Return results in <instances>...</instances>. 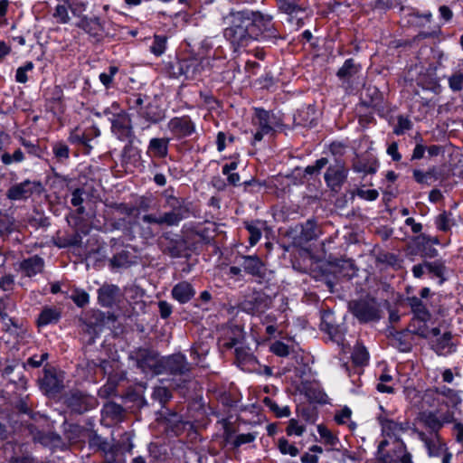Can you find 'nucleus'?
Returning <instances> with one entry per match:
<instances>
[{"mask_svg":"<svg viewBox=\"0 0 463 463\" xmlns=\"http://www.w3.org/2000/svg\"><path fill=\"white\" fill-rule=\"evenodd\" d=\"M163 196L165 199V207L169 210L159 215L155 213L144 214L142 216L144 222L171 227L177 226L183 220L189 217V203L184 199L175 196L173 188L165 190Z\"/></svg>","mask_w":463,"mask_h":463,"instance_id":"f257e3e1","label":"nucleus"},{"mask_svg":"<svg viewBox=\"0 0 463 463\" xmlns=\"http://www.w3.org/2000/svg\"><path fill=\"white\" fill-rule=\"evenodd\" d=\"M249 14L245 9L231 11L229 14L230 26L224 30V37L234 46L242 47L249 44L253 39L252 33L248 24Z\"/></svg>","mask_w":463,"mask_h":463,"instance_id":"f03ea898","label":"nucleus"},{"mask_svg":"<svg viewBox=\"0 0 463 463\" xmlns=\"http://www.w3.org/2000/svg\"><path fill=\"white\" fill-rule=\"evenodd\" d=\"M249 14L248 24H250L252 37L263 36L267 39H277L279 37V32L273 23V15L261 11H253L245 9Z\"/></svg>","mask_w":463,"mask_h":463,"instance_id":"7ed1b4c3","label":"nucleus"},{"mask_svg":"<svg viewBox=\"0 0 463 463\" xmlns=\"http://www.w3.org/2000/svg\"><path fill=\"white\" fill-rule=\"evenodd\" d=\"M348 308L361 323L378 321L381 318L380 304L373 298L352 300L348 304Z\"/></svg>","mask_w":463,"mask_h":463,"instance_id":"20e7f679","label":"nucleus"},{"mask_svg":"<svg viewBox=\"0 0 463 463\" xmlns=\"http://www.w3.org/2000/svg\"><path fill=\"white\" fill-rule=\"evenodd\" d=\"M413 432L417 434L419 439L423 442L430 458L441 457L442 463H450L452 454L449 451L446 443L441 439L439 433L424 432L414 428Z\"/></svg>","mask_w":463,"mask_h":463,"instance_id":"39448f33","label":"nucleus"},{"mask_svg":"<svg viewBox=\"0 0 463 463\" xmlns=\"http://www.w3.org/2000/svg\"><path fill=\"white\" fill-rule=\"evenodd\" d=\"M128 358L133 361L143 373L162 374L160 368L161 358L158 353L148 348H137L132 350Z\"/></svg>","mask_w":463,"mask_h":463,"instance_id":"423d86ee","label":"nucleus"},{"mask_svg":"<svg viewBox=\"0 0 463 463\" xmlns=\"http://www.w3.org/2000/svg\"><path fill=\"white\" fill-rule=\"evenodd\" d=\"M419 420L430 430L429 432L439 433L445 424L454 422L455 415L452 410L441 411L439 409H437L435 411H424L420 412Z\"/></svg>","mask_w":463,"mask_h":463,"instance_id":"0eeeda50","label":"nucleus"},{"mask_svg":"<svg viewBox=\"0 0 463 463\" xmlns=\"http://www.w3.org/2000/svg\"><path fill=\"white\" fill-rule=\"evenodd\" d=\"M272 306V298L262 291H254L241 303V309L250 315H260Z\"/></svg>","mask_w":463,"mask_h":463,"instance_id":"6e6552de","label":"nucleus"},{"mask_svg":"<svg viewBox=\"0 0 463 463\" xmlns=\"http://www.w3.org/2000/svg\"><path fill=\"white\" fill-rule=\"evenodd\" d=\"M159 370H162V373L184 375L191 371V364L184 354H175L161 358Z\"/></svg>","mask_w":463,"mask_h":463,"instance_id":"1a4fd4ad","label":"nucleus"},{"mask_svg":"<svg viewBox=\"0 0 463 463\" xmlns=\"http://www.w3.org/2000/svg\"><path fill=\"white\" fill-rule=\"evenodd\" d=\"M111 123V132L121 141L130 140L133 137L132 121L129 115L124 110L109 118Z\"/></svg>","mask_w":463,"mask_h":463,"instance_id":"9d476101","label":"nucleus"},{"mask_svg":"<svg viewBox=\"0 0 463 463\" xmlns=\"http://www.w3.org/2000/svg\"><path fill=\"white\" fill-rule=\"evenodd\" d=\"M378 420L382 427V432L385 437L393 439L396 445L403 442L401 435L410 429L409 421L399 422L386 416H380Z\"/></svg>","mask_w":463,"mask_h":463,"instance_id":"9b49d317","label":"nucleus"},{"mask_svg":"<svg viewBox=\"0 0 463 463\" xmlns=\"http://www.w3.org/2000/svg\"><path fill=\"white\" fill-rule=\"evenodd\" d=\"M42 184L38 181H30L28 179L22 183L12 185L8 190L6 196L10 200L18 201L29 198L34 192H39Z\"/></svg>","mask_w":463,"mask_h":463,"instance_id":"f8f14e48","label":"nucleus"},{"mask_svg":"<svg viewBox=\"0 0 463 463\" xmlns=\"http://www.w3.org/2000/svg\"><path fill=\"white\" fill-rule=\"evenodd\" d=\"M138 117L143 120L141 129L146 130L152 124H157L165 118V110L157 104L149 102L144 108L137 110Z\"/></svg>","mask_w":463,"mask_h":463,"instance_id":"ddd939ff","label":"nucleus"},{"mask_svg":"<svg viewBox=\"0 0 463 463\" xmlns=\"http://www.w3.org/2000/svg\"><path fill=\"white\" fill-rule=\"evenodd\" d=\"M167 128L178 139L187 137L195 131V125L188 116L171 118L167 123Z\"/></svg>","mask_w":463,"mask_h":463,"instance_id":"4468645a","label":"nucleus"},{"mask_svg":"<svg viewBox=\"0 0 463 463\" xmlns=\"http://www.w3.org/2000/svg\"><path fill=\"white\" fill-rule=\"evenodd\" d=\"M238 263L243 269L245 273L259 279H263L265 278V264L257 255L241 256L238 260Z\"/></svg>","mask_w":463,"mask_h":463,"instance_id":"2eb2a0df","label":"nucleus"},{"mask_svg":"<svg viewBox=\"0 0 463 463\" xmlns=\"http://www.w3.org/2000/svg\"><path fill=\"white\" fill-rule=\"evenodd\" d=\"M253 124L257 127L254 141H260L265 135L273 132L271 116L264 109H257Z\"/></svg>","mask_w":463,"mask_h":463,"instance_id":"dca6fc26","label":"nucleus"},{"mask_svg":"<svg viewBox=\"0 0 463 463\" xmlns=\"http://www.w3.org/2000/svg\"><path fill=\"white\" fill-rule=\"evenodd\" d=\"M279 8L290 16V22L296 20L298 26L303 25L305 8L301 7L296 0H278Z\"/></svg>","mask_w":463,"mask_h":463,"instance_id":"f3484780","label":"nucleus"},{"mask_svg":"<svg viewBox=\"0 0 463 463\" xmlns=\"http://www.w3.org/2000/svg\"><path fill=\"white\" fill-rule=\"evenodd\" d=\"M77 25L96 41H99L103 36L104 25L99 17L83 16Z\"/></svg>","mask_w":463,"mask_h":463,"instance_id":"a211bd4d","label":"nucleus"},{"mask_svg":"<svg viewBox=\"0 0 463 463\" xmlns=\"http://www.w3.org/2000/svg\"><path fill=\"white\" fill-rule=\"evenodd\" d=\"M119 297L120 288L117 285L104 284L98 289V300L102 307H112Z\"/></svg>","mask_w":463,"mask_h":463,"instance_id":"6ab92c4d","label":"nucleus"},{"mask_svg":"<svg viewBox=\"0 0 463 463\" xmlns=\"http://www.w3.org/2000/svg\"><path fill=\"white\" fill-rule=\"evenodd\" d=\"M44 260L38 255L27 258L20 262L19 269L26 277H33L43 270Z\"/></svg>","mask_w":463,"mask_h":463,"instance_id":"aec40b11","label":"nucleus"},{"mask_svg":"<svg viewBox=\"0 0 463 463\" xmlns=\"http://www.w3.org/2000/svg\"><path fill=\"white\" fill-rule=\"evenodd\" d=\"M347 177V171L341 164L329 166L325 174L327 184L333 188L340 186Z\"/></svg>","mask_w":463,"mask_h":463,"instance_id":"412c9836","label":"nucleus"},{"mask_svg":"<svg viewBox=\"0 0 463 463\" xmlns=\"http://www.w3.org/2000/svg\"><path fill=\"white\" fill-rule=\"evenodd\" d=\"M435 338V340H431L432 349L439 355H445L455 351V346L452 343V334L450 332H445L441 336L439 335Z\"/></svg>","mask_w":463,"mask_h":463,"instance_id":"4be33fe9","label":"nucleus"},{"mask_svg":"<svg viewBox=\"0 0 463 463\" xmlns=\"http://www.w3.org/2000/svg\"><path fill=\"white\" fill-rule=\"evenodd\" d=\"M383 463H413L412 455L407 450L404 442H400L394 448V456L385 455Z\"/></svg>","mask_w":463,"mask_h":463,"instance_id":"5701e85b","label":"nucleus"},{"mask_svg":"<svg viewBox=\"0 0 463 463\" xmlns=\"http://www.w3.org/2000/svg\"><path fill=\"white\" fill-rule=\"evenodd\" d=\"M441 403L448 407V410L456 409L461 402L460 392L449 388L447 386L438 387Z\"/></svg>","mask_w":463,"mask_h":463,"instance_id":"b1692460","label":"nucleus"},{"mask_svg":"<svg viewBox=\"0 0 463 463\" xmlns=\"http://www.w3.org/2000/svg\"><path fill=\"white\" fill-rule=\"evenodd\" d=\"M178 66L179 73L187 79H195L203 71V65L197 59L181 61Z\"/></svg>","mask_w":463,"mask_h":463,"instance_id":"393cba45","label":"nucleus"},{"mask_svg":"<svg viewBox=\"0 0 463 463\" xmlns=\"http://www.w3.org/2000/svg\"><path fill=\"white\" fill-rule=\"evenodd\" d=\"M194 294L195 290L187 281L176 284L172 289L173 298L182 304L188 302Z\"/></svg>","mask_w":463,"mask_h":463,"instance_id":"a878e982","label":"nucleus"},{"mask_svg":"<svg viewBox=\"0 0 463 463\" xmlns=\"http://www.w3.org/2000/svg\"><path fill=\"white\" fill-rule=\"evenodd\" d=\"M169 141L170 139L166 137L151 138L147 146V152L151 153L155 157L165 158L168 154Z\"/></svg>","mask_w":463,"mask_h":463,"instance_id":"bb28decb","label":"nucleus"},{"mask_svg":"<svg viewBox=\"0 0 463 463\" xmlns=\"http://www.w3.org/2000/svg\"><path fill=\"white\" fill-rule=\"evenodd\" d=\"M68 402L71 410L78 413H83L93 407V401L80 392L71 394Z\"/></svg>","mask_w":463,"mask_h":463,"instance_id":"cd10ccee","label":"nucleus"},{"mask_svg":"<svg viewBox=\"0 0 463 463\" xmlns=\"http://www.w3.org/2000/svg\"><path fill=\"white\" fill-rule=\"evenodd\" d=\"M60 318L61 312L58 308L45 307L38 317L37 324L39 326H45L50 324L57 323Z\"/></svg>","mask_w":463,"mask_h":463,"instance_id":"c85d7f7f","label":"nucleus"},{"mask_svg":"<svg viewBox=\"0 0 463 463\" xmlns=\"http://www.w3.org/2000/svg\"><path fill=\"white\" fill-rule=\"evenodd\" d=\"M420 401L422 409L436 408L442 404L438 387L425 390L420 396Z\"/></svg>","mask_w":463,"mask_h":463,"instance_id":"c756f323","label":"nucleus"},{"mask_svg":"<svg viewBox=\"0 0 463 463\" xmlns=\"http://www.w3.org/2000/svg\"><path fill=\"white\" fill-rule=\"evenodd\" d=\"M124 413L123 407L113 402H107L102 409L103 416L115 422L121 421L124 418Z\"/></svg>","mask_w":463,"mask_h":463,"instance_id":"7c9ffc66","label":"nucleus"},{"mask_svg":"<svg viewBox=\"0 0 463 463\" xmlns=\"http://www.w3.org/2000/svg\"><path fill=\"white\" fill-rule=\"evenodd\" d=\"M360 71L361 66L355 63L353 59H348L338 70L336 75L342 80H349L350 79L354 77Z\"/></svg>","mask_w":463,"mask_h":463,"instance_id":"2f4dec72","label":"nucleus"},{"mask_svg":"<svg viewBox=\"0 0 463 463\" xmlns=\"http://www.w3.org/2000/svg\"><path fill=\"white\" fill-rule=\"evenodd\" d=\"M408 303H409L412 312L415 314V316L419 319H420L421 321H427L430 319V314L428 311L423 301L420 298H417V297L409 298Z\"/></svg>","mask_w":463,"mask_h":463,"instance_id":"473e14b6","label":"nucleus"},{"mask_svg":"<svg viewBox=\"0 0 463 463\" xmlns=\"http://www.w3.org/2000/svg\"><path fill=\"white\" fill-rule=\"evenodd\" d=\"M319 230L317 223L312 220H307L303 225L300 232V240L307 242L316 240L319 236Z\"/></svg>","mask_w":463,"mask_h":463,"instance_id":"72a5a7b5","label":"nucleus"},{"mask_svg":"<svg viewBox=\"0 0 463 463\" xmlns=\"http://www.w3.org/2000/svg\"><path fill=\"white\" fill-rule=\"evenodd\" d=\"M425 267H427L428 273L439 279V284H442L445 281L444 274L446 271V267L442 260H436L434 261H426Z\"/></svg>","mask_w":463,"mask_h":463,"instance_id":"f704fd0d","label":"nucleus"},{"mask_svg":"<svg viewBox=\"0 0 463 463\" xmlns=\"http://www.w3.org/2000/svg\"><path fill=\"white\" fill-rule=\"evenodd\" d=\"M90 137L89 134L86 132H79L78 130H74L70 134L69 141L72 144L80 145L85 148L84 153L89 154L92 149V146L90 145Z\"/></svg>","mask_w":463,"mask_h":463,"instance_id":"c9c22d12","label":"nucleus"},{"mask_svg":"<svg viewBox=\"0 0 463 463\" xmlns=\"http://www.w3.org/2000/svg\"><path fill=\"white\" fill-rule=\"evenodd\" d=\"M413 177L419 184H430L432 182L438 180V171L435 167L430 168L427 172L415 169L413 171Z\"/></svg>","mask_w":463,"mask_h":463,"instance_id":"e433bc0d","label":"nucleus"},{"mask_svg":"<svg viewBox=\"0 0 463 463\" xmlns=\"http://www.w3.org/2000/svg\"><path fill=\"white\" fill-rule=\"evenodd\" d=\"M109 264L113 269H127L133 264L130 253L128 250H122L113 256L109 260Z\"/></svg>","mask_w":463,"mask_h":463,"instance_id":"4c0bfd02","label":"nucleus"},{"mask_svg":"<svg viewBox=\"0 0 463 463\" xmlns=\"http://www.w3.org/2000/svg\"><path fill=\"white\" fill-rule=\"evenodd\" d=\"M43 385L48 393H57L62 389V383L53 374H45Z\"/></svg>","mask_w":463,"mask_h":463,"instance_id":"58836bf2","label":"nucleus"},{"mask_svg":"<svg viewBox=\"0 0 463 463\" xmlns=\"http://www.w3.org/2000/svg\"><path fill=\"white\" fill-rule=\"evenodd\" d=\"M435 225L439 231L448 232L454 225L452 214L448 212L439 213L435 218Z\"/></svg>","mask_w":463,"mask_h":463,"instance_id":"ea45409f","label":"nucleus"},{"mask_svg":"<svg viewBox=\"0 0 463 463\" xmlns=\"http://www.w3.org/2000/svg\"><path fill=\"white\" fill-rule=\"evenodd\" d=\"M52 152L57 161L60 163H64L70 157V148L63 142H56L53 144Z\"/></svg>","mask_w":463,"mask_h":463,"instance_id":"a19ab883","label":"nucleus"},{"mask_svg":"<svg viewBox=\"0 0 463 463\" xmlns=\"http://www.w3.org/2000/svg\"><path fill=\"white\" fill-rule=\"evenodd\" d=\"M352 359L353 362L357 365L366 364L369 359V354L366 348L364 345L357 344L354 346V352L352 354Z\"/></svg>","mask_w":463,"mask_h":463,"instance_id":"79ce46f5","label":"nucleus"},{"mask_svg":"<svg viewBox=\"0 0 463 463\" xmlns=\"http://www.w3.org/2000/svg\"><path fill=\"white\" fill-rule=\"evenodd\" d=\"M263 403L273 411L277 417L283 418L290 415V410L288 406L280 408L273 400L269 397L263 399Z\"/></svg>","mask_w":463,"mask_h":463,"instance_id":"37998d69","label":"nucleus"},{"mask_svg":"<svg viewBox=\"0 0 463 463\" xmlns=\"http://www.w3.org/2000/svg\"><path fill=\"white\" fill-rule=\"evenodd\" d=\"M353 168L355 172L372 175L376 172L377 164L375 162L370 163L364 160H357L354 163Z\"/></svg>","mask_w":463,"mask_h":463,"instance_id":"c03bdc74","label":"nucleus"},{"mask_svg":"<svg viewBox=\"0 0 463 463\" xmlns=\"http://www.w3.org/2000/svg\"><path fill=\"white\" fill-rule=\"evenodd\" d=\"M278 449L281 454L290 455L291 457H296L299 453L298 449L293 444H290L285 438L279 439Z\"/></svg>","mask_w":463,"mask_h":463,"instance_id":"a18cd8bd","label":"nucleus"},{"mask_svg":"<svg viewBox=\"0 0 463 463\" xmlns=\"http://www.w3.org/2000/svg\"><path fill=\"white\" fill-rule=\"evenodd\" d=\"M166 45V37L163 35H155L153 44L150 51L156 56H160L165 52Z\"/></svg>","mask_w":463,"mask_h":463,"instance_id":"49530a36","label":"nucleus"},{"mask_svg":"<svg viewBox=\"0 0 463 463\" xmlns=\"http://www.w3.org/2000/svg\"><path fill=\"white\" fill-rule=\"evenodd\" d=\"M24 160V154L20 148L16 149L13 155H10L9 153H4L1 156L2 163L6 165H11L13 163H21Z\"/></svg>","mask_w":463,"mask_h":463,"instance_id":"de8ad7c7","label":"nucleus"},{"mask_svg":"<svg viewBox=\"0 0 463 463\" xmlns=\"http://www.w3.org/2000/svg\"><path fill=\"white\" fill-rule=\"evenodd\" d=\"M317 432L325 443L333 447L338 443V439L326 427L318 425Z\"/></svg>","mask_w":463,"mask_h":463,"instance_id":"09e8293b","label":"nucleus"},{"mask_svg":"<svg viewBox=\"0 0 463 463\" xmlns=\"http://www.w3.org/2000/svg\"><path fill=\"white\" fill-rule=\"evenodd\" d=\"M392 377L390 374L383 373L379 377V383L376 385L377 391L380 392L393 393L394 389L391 385H387V383L392 382Z\"/></svg>","mask_w":463,"mask_h":463,"instance_id":"8fccbe9b","label":"nucleus"},{"mask_svg":"<svg viewBox=\"0 0 463 463\" xmlns=\"http://www.w3.org/2000/svg\"><path fill=\"white\" fill-rule=\"evenodd\" d=\"M33 67L32 61H27L24 66L19 67L15 72V80L19 83L27 82V72L33 71Z\"/></svg>","mask_w":463,"mask_h":463,"instance_id":"3c124183","label":"nucleus"},{"mask_svg":"<svg viewBox=\"0 0 463 463\" xmlns=\"http://www.w3.org/2000/svg\"><path fill=\"white\" fill-rule=\"evenodd\" d=\"M152 397L153 399L158 401L161 404H163L170 399L171 394L166 387L157 386L154 388Z\"/></svg>","mask_w":463,"mask_h":463,"instance_id":"603ef678","label":"nucleus"},{"mask_svg":"<svg viewBox=\"0 0 463 463\" xmlns=\"http://www.w3.org/2000/svg\"><path fill=\"white\" fill-rule=\"evenodd\" d=\"M118 71V67L109 66V72H102L99 74V80L106 87V89H109L111 87L113 78L117 74Z\"/></svg>","mask_w":463,"mask_h":463,"instance_id":"864d4df0","label":"nucleus"},{"mask_svg":"<svg viewBox=\"0 0 463 463\" xmlns=\"http://www.w3.org/2000/svg\"><path fill=\"white\" fill-rule=\"evenodd\" d=\"M90 446L101 451H107L109 448V442L98 434H93L90 439Z\"/></svg>","mask_w":463,"mask_h":463,"instance_id":"5fc2aeb1","label":"nucleus"},{"mask_svg":"<svg viewBox=\"0 0 463 463\" xmlns=\"http://www.w3.org/2000/svg\"><path fill=\"white\" fill-rule=\"evenodd\" d=\"M411 122L407 118H404L403 116H399L397 118V126L393 129V133L400 136L402 135L406 130H409L411 128Z\"/></svg>","mask_w":463,"mask_h":463,"instance_id":"6e6d98bb","label":"nucleus"},{"mask_svg":"<svg viewBox=\"0 0 463 463\" xmlns=\"http://www.w3.org/2000/svg\"><path fill=\"white\" fill-rule=\"evenodd\" d=\"M305 431V428L302 425H299L298 420L291 419L287 427V434L288 436L296 435L301 436Z\"/></svg>","mask_w":463,"mask_h":463,"instance_id":"4d7b16f0","label":"nucleus"},{"mask_svg":"<svg viewBox=\"0 0 463 463\" xmlns=\"http://www.w3.org/2000/svg\"><path fill=\"white\" fill-rule=\"evenodd\" d=\"M246 229L250 233L249 241L251 246L255 245L261 238L260 230L253 224H246Z\"/></svg>","mask_w":463,"mask_h":463,"instance_id":"13d9d810","label":"nucleus"},{"mask_svg":"<svg viewBox=\"0 0 463 463\" xmlns=\"http://www.w3.org/2000/svg\"><path fill=\"white\" fill-rule=\"evenodd\" d=\"M449 84L452 90L459 91L463 89V73H455L449 78Z\"/></svg>","mask_w":463,"mask_h":463,"instance_id":"bf43d9fd","label":"nucleus"},{"mask_svg":"<svg viewBox=\"0 0 463 463\" xmlns=\"http://www.w3.org/2000/svg\"><path fill=\"white\" fill-rule=\"evenodd\" d=\"M20 142H21L22 146L26 148L28 154L33 155L36 157L41 156V148L38 145L33 144L31 141H29L24 137L20 138Z\"/></svg>","mask_w":463,"mask_h":463,"instance_id":"052dcab7","label":"nucleus"},{"mask_svg":"<svg viewBox=\"0 0 463 463\" xmlns=\"http://www.w3.org/2000/svg\"><path fill=\"white\" fill-rule=\"evenodd\" d=\"M53 16L61 24H66L70 19L68 10L66 6L62 5L56 6Z\"/></svg>","mask_w":463,"mask_h":463,"instance_id":"680f3d73","label":"nucleus"},{"mask_svg":"<svg viewBox=\"0 0 463 463\" xmlns=\"http://www.w3.org/2000/svg\"><path fill=\"white\" fill-rule=\"evenodd\" d=\"M256 436L253 433H243L239 434L235 437L233 440V446L238 448L242 444L250 443L255 439Z\"/></svg>","mask_w":463,"mask_h":463,"instance_id":"e2e57ef3","label":"nucleus"},{"mask_svg":"<svg viewBox=\"0 0 463 463\" xmlns=\"http://www.w3.org/2000/svg\"><path fill=\"white\" fill-rule=\"evenodd\" d=\"M271 351L278 356L286 357L289 354L288 346L282 342H276L271 346Z\"/></svg>","mask_w":463,"mask_h":463,"instance_id":"0e129e2a","label":"nucleus"},{"mask_svg":"<svg viewBox=\"0 0 463 463\" xmlns=\"http://www.w3.org/2000/svg\"><path fill=\"white\" fill-rule=\"evenodd\" d=\"M307 395L310 400L318 403H326L327 398L325 392L316 389H309Z\"/></svg>","mask_w":463,"mask_h":463,"instance_id":"69168bd1","label":"nucleus"},{"mask_svg":"<svg viewBox=\"0 0 463 463\" xmlns=\"http://www.w3.org/2000/svg\"><path fill=\"white\" fill-rule=\"evenodd\" d=\"M73 302L80 307H84L89 303V294L85 291H76L75 294L71 296Z\"/></svg>","mask_w":463,"mask_h":463,"instance_id":"338daca9","label":"nucleus"},{"mask_svg":"<svg viewBox=\"0 0 463 463\" xmlns=\"http://www.w3.org/2000/svg\"><path fill=\"white\" fill-rule=\"evenodd\" d=\"M48 356L47 353H43L41 355H33L27 360V364L33 368H38L48 359Z\"/></svg>","mask_w":463,"mask_h":463,"instance_id":"774afa93","label":"nucleus"}]
</instances>
